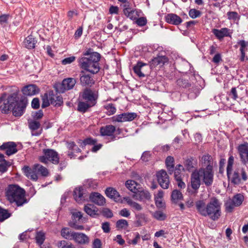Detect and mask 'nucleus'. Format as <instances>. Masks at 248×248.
I'll return each instance as SVG.
<instances>
[{
  "label": "nucleus",
  "mask_w": 248,
  "mask_h": 248,
  "mask_svg": "<svg viewBox=\"0 0 248 248\" xmlns=\"http://www.w3.org/2000/svg\"><path fill=\"white\" fill-rule=\"evenodd\" d=\"M195 206L198 212L202 216L209 217L213 220H217L221 215L220 203L215 197L206 204L203 200L197 201Z\"/></svg>",
  "instance_id": "nucleus-1"
},
{
  "label": "nucleus",
  "mask_w": 248,
  "mask_h": 248,
  "mask_svg": "<svg viewBox=\"0 0 248 248\" xmlns=\"http://www.w3.org/2000/svg\"><path fill=\"white\" fill-rule=\"evenodd\" d=\"M5 196L11 203H15L17 206L27 202L25 191L17 185H10L5 189Z\"/></svg>",
  "instance_id": "nucleus-2"
},
{
  "label": "nucleus",
  "mask_w": 248,
  "mask_h": 248,
  "mask_svg": "<svg viewBox=\"0 0 248 248\" xmlns=\"http://www.w3.org/2000/svg\"><path fill=\"white\" fill-rule=\"evenodd\" d=\"M100 55L93 52L89 57H82L78 60L80 67L93 74L97 73L99 70L98 62L100 59Z\"/></svg>",
  "instance_id": "nucleus-3"
},
{
  "label": "nucleus",
  "mask_w": 248,
  "mask_h": 248,
  "mask_svg": "<svg viewBox=\"0 0 248 248\" xmlns=\"http://www.w3.org/2000/svg\"><path fill=\"white\" fill-rule=\"evenodd\" d=\"M42 108H45L50 104L55 107H60L63 104L62 98L58 94L54 93L53 91H49L48 93H45L42 96Z\"/></svg>",
  "instance_id": "nucleus-4"
},
{
  "label": "nucleus",
  "mask_w": 248,
  "mask_h": 248,
  "mask_svg": "<svg viewBox=\"0 0 248 248\" xmlns=\"http://www.w3.org/2000/svg\"><path fill=\"white\" fill-rule=\"evenodd\" d=\"M44 155L39 157V160L44 163H47L49 161L53 164H58L59 162V157L58 153L52 149H44Z\"/></svg>",
  "instance_id": "nucleus-5"
},
{
  "label": "nucleus",
  "mask_w": 248,
  "mask_h": 248,
  "mask_svg": "<svg viewBox=\"0 0 248 248\" xmlns=\"http://www.w3.org/2000/svg\"><path fill=\"white\" fill-rule=\"evenodd\" d=\"M198 170L205 185L206 186H211L213 181L214 173L213 168L204 169V168H201Z\"/></svg>",
  "instance_id": "nucleus-6"
},
{
  "label": "nucleus",
  "mask_w": 248,
  "mask_h": 248,
  "mask_svg": "<svg viewBox=\"0 0 248 248\" xmlns=\"http://www.w3.org/2000/svg\"><path fill=\"white\" fill-rule=\"evenodd\" d=\"M76 83V80L74 78H65L61 83L57 85L56 90L59 93H64L66 91L73 89Z\"/></svg>",
  "instance_id": "nucleus-7"
},
{
  "label": "nucleus",
  "mask_w": 248,
  "mask_h": 248,
  "mask_svg": "<svg viewBox=\"0 0 248 248\" xmlns=\"http://www.w3.org/2000/svg\"><path fill=\"white\" fill-rule=\"evenodd\" d=\"M156 177L158 184L162 188H169L170 183L169 176L165 170H161L157 171Z\"/></svg>",
  "instance_id": "nucleus-8"
},
{
  "label": "nucleus",
  "mask_w": 248,
  "mask_h": 248,
  "mask_svg": "<svg viewBox=\"0 0 248 248\" xmlns=\"http://www.w3.org/2000/svg\"><path fill=\"white\" fill-rule=\"evenodd\" d=\"M98 96L97 91H92L90 89H86L83 92L81 96L82 99L87 102L91 104V105L94 106Z\"/></svg>",
  "instance_id": "nucleus-9"
},
{
  "label": "nucleus",
  "mask_w": 248,
  "mask_h": 248,
  "mask_svg": "<svg viewBox=\"0 0 248 248\" xmlns=\"http://www.w3.org/2000/svg\"><path fill=\"white\" fill-rule=\"evenodd\" d=\"M201 176L198 170L192 172L190 177V185L193 189L197 191L201 185Z\"/></svg>",
  "instance_id": "nucleus-10"
},
{
  "label": "nucleus",
  "mask_w": 248,
  "mask_h": 248,
  "mask_svg": "<svg viewBox=\"0 0 248 248\" xmlns=\"http://www.w3.org/2000/svg\"><path fill=\"white\" fill-rule=\"evenodd\" d=\"M0 150H5L6 154L9 156L17 152L16 144L14 142H7L4 143L0 146Z\"/></svg>",
  "instance_id": "nucleus-11"
},
{
  "label": "nucleus",
  "mask_w": 248,
  "mask_h": 248,
  "mask_svg": "<svg viewBox=\"0 0 248 248\" xmlns=\"http://www.w3.org/2000/svg\"><path fill=\"white\" fill-rule=\"evenodd\" d=\"M89 199L92 202L97 205L103 206L106 203L105 198L98 192L91 193L89 196Z\"/></svg>",
  "instance_id": "nucleus-12"
},
{
  "label": "nucleus",
  "mask_w": 248,
  "mask_h": 248,
  "mask_svg": "<svg viewBox=\"0 0 248 248\" xmlns=\"http://www.w3.org/2000/svg\"><path fill=\"white\" fill-rule=\"evenodd\" d=\"M132 198L136 200L139 201H148L151 199V195L150 193L144 190L141 191L137 190L135 194L132 195Z\"/></svg>",
  "instance_id": "nucleus-13"
},
{
  "label": "nucleus",
  "mask_w": 248,
  "mask_h": 248,
  "mask_svg": "<svg viewBox=\"0 0 248 248\" xmlns=\"http://www.w3.org/2000/svg\"><path fill=\"white\" fill-rule=\"evenodd\" d=\"M238 149L242 161L244 164L248 162V143L239 145Z\"/></svg>",
  "instance_id": "nucleus-14"
},
{
  "label": "nucleus",
  "mask_w": 248,
  "mask_h": 248,
  "mask_svg": "<svg viewBox=\"0 0 248 248\" xmlns=\"http://www.w3.org/2000/svg\"><path fill=\"white\" fill-rule=\"evenodd\" d=\"M73 240L80 245L88 244L90 242L89 237L85 234L81 232H75Z\"/></svg>",
  "instance_id": "nucleus-15"
},
{
  "label": "nucleus",
  "mask_w": 248,
  "mask_h": 248,
  "mask_svg": "<svg viewBox=\"0 0 248 248\" xmlns=\"http://www.w3.org/2000/svg\"><path fill=\"white\" fill-rule=\"evenodd\" d=\"M7 94L3 93L0 97V110L2 113H7L11 108V105L6 100Z\"/></svg>",
  "instance_id": "nucleus-16"
},
{
  "label": "nucleus",
  "mask_w": 248,
  "mask_h": 248,
  "mask_svg": "<svg viewBox=\"0 0 248 248\" xmlns=\"http://www.w3.org/2000/svg\"><path fill=\"white\" fill-rule=\"evenodd\" d=\"M22 92L25 95L31 96L39 93V88L35 85L31 84L23 88Z\"/></svg>",
  "instance_id": "nucleus-17"
},
{
  "label": "nucleus",
  "mask_w": 248,
  "mask_h": 248,
  "mask_svg": "<svg viewBox=\"0 0 248 248\" xmlns=\"http://www.w3.org/2000/svg\"><path fill=\"white\" fill-rule=\"evenodd\" d=\"M166 21L170 23L175 25H178L182 22L181 18L174 14H169L166 16Z\"/></svg>",
  "instance_id": "nucleus-18"
},
{
  "label": "nucleus",
  "mask_w": 248,
  "mask_h": 248,
  "mask_svg": "<svg viewBox=\"0 0 248 248\" xmlns=\"http://www.w3.org/2000/svg\"><path fill=\"white\" fill-rule=\"evenodd\" d=\"M84 193L83 189L79 187L76 188L74 191V199L77 202H82L85 200L86 196Z\"/></svg>",
  "instance_id": "nucleus-19"
},
{
  "label": "nucleus",
  "mask_w": 248,
  "mask_h": 248,
  "mask_svg": "<svg viewBox=\"0 0 248 248\" xmlns=\"http://www.w3.org/2000/svg\"><path fill=\"white\" fill-rule=\"evenodd\" d=\"M168 59L165 56H158L154 58L151 62V66L155 67L158 65H163L165 63L168 62Z\"/></svg>",
  "instance_id": "nucleus-20"
},
{
  "label": "nucleus",
  "mask_w": 248,
  "mask_h": 248,
  "mask_svg": "<svg viewBox=\"0 0 248 248\" xmlns=\"http://www.w3.org/2000/svg\"><path fill=\"white\" fill-rule=\"evenodd\" d=\"M81 73L82 75L80 80L82 85L91 86L94 84V81L93 78L89 75L85 74L84 71H81Z\"/></svg>",
  "instance_id": "nucleus-21"
},
{
  "label": "nucleus",
  "mask_w": 248,
  "mask_h": 248,
  "mask_svg": "<svg viewBox=\"0 0 248 248\" xmlns=\"http://www.w3.org/2000/svg\"><path fill=\"white\" fill-rule=\"evenodd\" d=\"M115 127L112 125H107L105 126L101 127L100 132L102 136H110L113 135L115 131Z\"/></svg>",
  "instance_id": "nucleus-22"
},
{
  "label": "nucleus",
  "mask_w": 248,
  "mask_h": 248,
  "mask_svg": "<svg viewBox=\"0 0 248 248\" xmlns=\"http://www.w3.org/2000/svg\"><path fill=\"white\" fill-rule=\"evenodd\" d=\"M202 167H205V169L213 168L212 167V157L208 154L204 155L202 158Z\"/></svg>",
  "instance_id": "nucleus-23"
},
{
  "label": "nucleus",
  "mask_w": 248,
  "mask_h": 248,
  "mask_svg": "<svg viewBox=\"0 0 248 248\" xmlns=\"http://www.w3.org/2000/svg\"><path fill=\"white\" fill-rule=\"evenodd\" d=\"M185 170L184 167L181 164L177 165L174 168V177L175 180H179L184 176L183 171Z\"/></svg>",
  "instance_id": "nucleus-24"
},
{
  "label": "nucleus",
  "mask_w": 248,
  "mask_h": 248,
  "mask_svg": "<svg viewBox=\"0 0 248 248\" xmlns=\"http://www.w3.org/2000/svg\"><path fill=\"white\" fill-rule=\"evenodd\" d=\"M213 33L219 39L223 38L224 36H230L229 30L227 28H222L220 30L214 29Z\"/></svg>",
  "instance_id": "nucleus-25"
},
{
  "label": "nucleus",
  "mask_w": 248,
  "mask_h": 248,
  "mask_svg": "<svg viewBox=\"0 0 248 248\" xmlns=\"http://www.w3.org/2000/svg\"><path fill=\"white\" fill-rule=\"evenodd\" d=\"M84 210L88 215L91 217H94L95 215H98L97 207L92 204L85 205Z\"/></svg>",
  "instance_id": "nucleus-26"
},
{
  "label": "nucleus",
  "mask_w": 248,
  "mask_h": 248,
  "mask_svg": "<svg viewBox=\"0 0 248 248\" xmlns=\"http://www.w3.org/2000/svg\"><path fill=\"white\" fill-rule=\"evenodd\" d=\"M165 165L170 174L173 172L174 167V159L173 157L168 156L165 160Z\"/></svg>",
  "instance_id": "nucleus-27"
},
{
  "label": "nucleus",
  "mask_w": 248,
  "mask_h": 248,
  "mask_svg": "<svg viewBox=\"0 0 248 248\" xmlns=\"http://www.w3.org/2000/svg\"><path fill=\"white\" fill-rule=\"evenodd\" d=\"M75 232L71 231L68 228H63L61 231V234L62 237L68 240H73L75 234Z\"/></svg>",
  "instance_id": "nucleus-28"
},
{
  "label": "nucleus",
  "mask_w": 248,
  "mask_h": 248,
  "mask_svg": "<svg viewBox=\"0 0 248 248\" xmlns=\"http://www.w3.org/2000/svg\"><path fill=\"white\" fill-rule=\"evenodd\" d=\"M26 108L25 105L23 103H18L13 109V114L16 117L21 116Z\"/></svg>",
  "instance_id": "nucleus-29"
},
{
  "label": "nucleus",
  "mask_w": 248,
  "mask_h": 248,
  "mask_svg": "<svg viewBox=\"0 0 248 248\" xmlns=\"http://www.w3.org/2000/svg\"><path fill=\"white\" fill-rule=\"evenodd\" d=\"M195 163L196 160L193 157H187L184 161V168L187 171H191L194 168Z\"/></svg>",
  "instance_id": "nucleus-30"
},
{
  "label": "nucleus",
  "mask_w": 248,
  "mask_h": 248,
  "mask_svg": "<svg viewBox=\"0 0 248 248\" xmlns=\"http://www.w3.org/2000/svg\"><path fill=\"white\" fill-rule=\"evenodd\" d=\"M123 199L126 202L127 204L133 209L137 211H140L142 209V207L140 204L133 201L129 197H124Z\"/></svg>",
  "instance_id": "nucleus-31"
},
{
  "label": "nucleus",
  "mask_w": 248,
  "mask_h": 248,
  "mask_svg": "<svg viewBox=\"0 0 248 248\" xmlns=\"http://www.w3.org/2000/svg\"><path fill=\"white\" fill-rule=\"evenodd\" d=\"M105 193L108 197L115 201L120 197L119 193L112 187L107 188L105 190Z\"/></svg>",
  "instance_id": "nucleus-32"
},
{
  "label": "nucleus",
  "mask_w": 248,
  "mask_h": 248,
  "mask_svg": "<svg viewBox=\"0 0 248 248\" xmlns=\"http://www.w3.org/2000/svg\"><path fill=\"white\" fill-rule=\"evenodd\" d=\"M146 65V63L142 62H138L137 64L133 67V70L135 74H137L139 77H144L145 75L141 72V69L143 66Z\"/></svg>",
  "instance_id": "nucleus-33"
},
{
  "label": "nucleus",
  "mask_w": 248,
  "mask_h": 248,
  "mask_svg": "<svg viewBox=\"0 0 248 248\" xmlns=\"http://www.w3.org/2000/svg\"><path fill=\"white\" fill-rule=\"evenodd\" d=\"M35 40L32 35L28 36L24 41V44L28 49H32L35 47Z\"/></svg>",
  "instance_id": "nucleus-34"
},
{
  "label": "nucleus",
  "mask_w": 248,
  "mask_h": 248,
  "mask_svg": "<svg viewBox=\"0 0 248 248\" xmlns=\"http://www.w3.org/2000/svg\"><path fill=\"white\" fill-rule=\"evenodd\" d=\"M171 198L174 203H177L183 199V195L180 191L175 189L172 192Z\"/></svg>",
  "instance_id": "nucleus-35"
},
{
  "label": "nucleus",
  "mask_w": 248,
  "mask_h": 248,
  "mask_svg": "<svg viewBox=\"0 0 248 248\" xmlns=\"http://www.w3.org/2000/svg\"><path fill=\"white\" fill-rule=\"evenodd\" d=\"M34 169L36 170L38 172L40 173L43 176H46L48 174L47 169L40 164H35Z\"/></svg>",
  "instance_id": "nucleus-36"
},
{
  "label": "nucleus",
  "mask_w": 248,
  "mask_h": 248,
  "mask_svg": "<svg viewBox=\"0 0 248 248\" xmlns=\"http://www.w3.org/2000/svg\"><path fill=\"white\" fill-rule=\"evenodd\" d=\"M137 186V183L133 180H128L125 183L126 187L130 191H132L134 194H135L137 190V188H136Z\"/></svg>",
  "instance_id": "nucleus-37"
},
{
  "label": "nucleus",
  "mask_w": 248,
  "mask_h": 248,
  "mask_svg": "<svg viewBox=\"0 0 248 248\" xmlns=\"http://www.w3.org/2000/svg\"><path fill=\"white\" fill-rule=\"evenodd\" d=\"M36 243L40 246L44 243L45 240V233L43 231H38L36 232L35 236Z\"/></svg>",
  "instance_id": "nucleus-38"
},
{
  "label": "nucleus",
  "mask_w": 248,
  "mask_h": 248,
  "mask_svg": "<svg viewBox=\"0 0 248 248\" xmlns=\"http://www.w3.org/2000/svg\"><path fill=\"white\" fill-rule=\"evenodd\" d=\"M124 14L126 16L132 20L136 19L137 16H139L138 15V12L135 9L133 8L126 11V12L124 13Z\"/></svg>",
  "instance_id": "nucleus-39"
},
{
  "label": "nucleus",
  "mask_w": 248,
  "mask_h": 248,
  "mask_svg": "<svg viewBox=\"0 0 248 248\" xmlns=\"http://www.w3.org/2000/svg\"><path fill=\"white\" fill-rule=\"evenodd\" d=\"M93 106V105H91V104L87 102L86 103L83 102H79L78 104V109L80 112H85L89 108Z\"/></svg>",
  "instance_id": "nucleus-40"
},
{
  "label": "nucleus",
  "mask_w": 248,
  "mask_h": 248,
  "mask_svg": "<svg viewBox=\"0 0 248 248\" xmlns=\"http://www.w3.org/2000/svg\"><path fill=\"white\" fill-rule=\"evenodd\" d=\"M232 200L234 202L235 206H240L244 201V196L241 194H237L233 197Z\"/></svg>",
  "instance_id": "nucleus-41"
},
{
  "label": "nucleus",
  "mask_w": 248,
  "mask_h": 248,
  "mask_svg": "<svg viewBox=\"0 0 248 248\" xmlns=\"http://www.w3.org/2000/svg\"><path fill=\"white\" fill-rule=\"evenodd\" d=\"M11 216L8 210L0 207V221L2 222Z\"/></svg>",
  "instance_id": "nucleus-42"
},
{
  "label": "nucleus",
  "mask_w": 248,
  "mask_h": 248,
  "mask_svg": "<svg viewBox=\"0 0 248 248\" xmlns=\"http://www.w3.org/2000/svg\"><path fill=\"white\" fill-rule=\"evenodd\" d=\"M231 183L234 185H238L241 182V179L239 176L238 171H235L231 179Z\"/></svg>",
  "instance_id": "nucleus-43"
},
{
  "label": "nucleus",
  "mask_w": 248,
  "mask_h": 248,
  "mask_svg": "<svg viewBox=\"0 0 248 248\" xmlns=\"http://www.w3.org/2000/svg\"><path fill=\"white\" fill-rule=\"evenodd\" d=\"M104 108L107 110V113L108 115H111L116 112V109L112 104H109L104 106Z\"/></svg>",
  "instance_id": "nucleus-44"
},
{
  "label": "nucleus",
  "mask_w": 248,
  "mask_h": 248,
  "mask_svg": "<svg viewBox=\"0 0 248 248\" xmlns=\"http://www.w3.org/2000/svg\"><path fill=\"white\" fill-rule=\"evenodd\" d=\"M124 122L131 121L137 117L135 113H124Z\"/></svg>",
  "instance_id": "nucleus-45"
},
{
  "label": "nucleus",
  "mask_w": 248,
  "mask_h": 248,
  "mask_svg": "<svg viewBox=\"0 0 248 248\" xmlns=\"http://www.w3.org/2000/svg\"><path fill=\"white\" fill-rule=\"evenodd\" d=\"M154 217L157 220H164L166 218V216L161 211H155L153 214Z\"/></svg>",
  "instance_id": "nucleus-46"
},
{
  "label": "nucleus",
  "mask_w": 248,
  "mask_h": 248,
  "mask_svg": "<svg viewBox=\"0 0 248 248\" xmlns=\"http://www.w3.org/2000/svg\"><path fill=\"white\" fill-rule=\"evenodd\" d=\"M128 226V222L125 219H120L116 222V227L118 229H126Z\"/></svg>",
  "instance_id": "nucleus-47"
},
{
  "label": "nucleus",
  "mask_w": 248,
  "mask_h": 248,
  "mask_svg": "<svg viewBox=\"0 0 248 248\" xmlns=\"http://www.w3.org/2000/svg\"><path fill=\"white\" fill-rule=\"evenodd\" d=\"M236 206L232 199L228 200L225 203L226 209L229 212H232L234 207Z\"/></svg>",
  "instance_id": "nucleus-48"
},
{
  "label": "nucleus",
  "mask_w": 248,
  "mask_h": 248,
  "mask_svg": "<svg viewBox=\"0 0 248 248\" xmlns=\"http://www.w3.org/2000/svg\"><path fill=\"white\" fill-rule=\"evenodd\" d=\"M17 95L16 93H13L10 95L7 98L6 97V100L9 102L11 106L12 107L15 103L16 102Z\"/></svg>",
  "instance_id": "nucleus-49"
},
{
  "label": "nucleus",
  "mask_w": 248,
  "mask_h": 248,
  "mask_svg": "<svg viewBox=\"0 0 248 248\" xmlns=\"http://www.w3.org/2000/svg\"><path fill=\"white\" fill-rule=\"evenodd\" d=\"M37 170L34 169V165L32 169V170L30 172L29 175H27V177L30 178L31 180L36 181L38 179V176L36 173Z\"/></svg>",
  "instance_id": "nucleus-50"
},
{
  "label": "nucleus",
  "mask_w": 248,
  "mask_h": 248,
  "mask_svg": "<svg viewBox=\"0 0 248 248\" xmlns=\"http://www.w3.org/2000/svg\"><path fill=\"white\" fill-rule=\"evenodd\" d=\"M177 85L183 88H187L190 86L188 81L185 79H179L177 80Z\"/></svg>",
  "instance_id": "nucleus-51"
},
{
  "label": "nucleus",
  "mask_w": 248,
  "mask_h": 248,
  "mask_svg": "<svg viewBox=\"0 0 248 248\" xmlns=\"http://www.w3.org/2000/svg\"><path fill=\"white\" fill-rule=\"evenodd\" d=\"M40 126L39 122L36 121H31L29 123L30 128L33 130L38 129Z\"/></svg>",
  "instance_id": "nucleus-52"
},
{
  "label": "nucleus",
  "mask_w": 248,
  "mask_h": 248,
  "mask_svg": "<svg viewBox=\"0 0 248 248\" xmlns=\"http://www.w3.org/2000/svg\"><path fill=\"white\" fill-rule=\"evenodd\" d=\"M189 15L191 17L195 18L200 16L201 12L195 9H192L190 10Z\"/></svg>",
  "instance_id": "nucleus-53"
},
{
  "label": "nucleus",
  "mask_w": 248,
  "mask_h": 248,
  "mask_svg": "<svg viewBox=\"0 0 248 248\" xmlns=\"http://www.w3.org/2000/svg\"><path fill=\"white\" fill-rule=\"evenodd\" d=\"M11 166V164L8 161L3 162V163L0 164V172H4L7 170L8 167Z\"/></svg>",
  "instance_id": "nucleus-54"
},
{
  "label": "nucleus",
  "mask_w": 248,
  "mask_h": 248,
  "mask_svg": "<svg viewBox=\"0 0 248 248\" xmlns=\"http://www.w3.org/2000/svg\"><path fill=\"white\" fill-rule=\"evenodd\" d=\"M102 213L104 216L107 218H111L113 217L112 212L108 208H104L102 210Z\"/></svg>",
  "instance_id": "nucleus-55"
},
{
  "label": "nucleus",
  "mask_w": 248,
  "mask_h": 248,
  "mask_svg": "<svg viewBox=\"0 0 248 248\" xmlns=\"http://www.w3.org/2000/svg\"><path fill=\"white\" fill-rule=\"evenodd\" d=\"M136 23L139 26H144L147 23V19L144 17H140L137 19Z\"/></svg>",
  "instance_id": "nucleus-56"
},
{
  "label": "nucleus",
  "mask_w": 248,
  "mask_h": 248,
  "mask_svg": "<svg viewBox=\"0 0 248 248\" xmlns=\"http://www.w3.org/2000/svg\"><path fill=\"white\" fill-rule=\"evenodd\" d=\"M124 113L114 116L112 118V121L117 122H124Z\"/></svg>",
  "instance_id": "nucleus-57"
},
{
  "label": "nucleus",
  "mask_w": 248,
  "mask_h": 248,
  "mask_svg": "<svg viewBox=\"0 0 248 248\" xmlns=\"http://www.w3.org/2000/svg\"><path fill=\"white\" fill-rule=\"evenodd\" d=\"M31 106L34 109H38L40 107L39 99L38 98H34L31 102Z\"/></svg>",
  "instance_id": "nucleus-58"
},
{
  "label": "nucleus",
  "mask_w": 248,
  "mask_h": 248,
  "mask_svg": "<svg viewBox=\"0 0 248 248\" xmlns=\"http://www.w3.org/2000/svg\"><path fill=\"white\" fill-rule=\"evenodd\" d=\"M110 224L108 222H104L102 225V228L104 232L108 233L110 232Z\"/></svg>",
  "instance_id": "nucleus-59"
},
{
  "label": "nucleus",
  "mask_w": 248,
  "mask_h": 248,
  "mask_svg": "<svg viewBox=\"0 0 248 248\" xmlns=\"http://www.w3.org/2000/svg\"><path fill=\"white\" fill-rule=\"evenodd\" d=\"M101 240L98 238L95 239L93 243V248H101Z\"/></svg>",
  "instance_id": "nucleus-60"
},
{
  "label": "nucleus",
  "mask_w": 248,
  "mask_h": 248,
  "mask_svg": "<svg viewBox=\"0 0 248 248\" xmlns=\"http://www.w3.org/2000/svg\"><path fill=\"white\" fill-rule=\"evenodd\" d=\"M155 205L159 208H164L165 204L162 202V199H155Z\"/></svg>",
  "instance_id": "nucleus-61"
},
{
  "label": "nucleus",
  "mask_w": 248,
  "mask_h": 248,
  "mask_svg": "<svg viewBox=\"0 0 248 248\" xmlns=\"http://www.w3.org/2000/svg\"><path fill=\"white\" fill-rule=\"evenodd\" d=\"M75 60V57L72 56L70 57L66 58L62 61V63L63 64H69L74 62Z\"/></svg>",
  "instance_id": "nucleus-62"
},
{
  "label": "nucleus",
  "mask_w": 248,
  "mask_h": 248,
  "mask_svg": "<svg viewBox=\"0 0 248 248\" xmlns=\"http://www.w3.org/2000/svg\"><path fill=\"white\" fill-rule=\"evenodd\" d=\"M123 3V7L124 8L123 12L124 13L126 12V11H128L132 9L131 4L128 2L127 0L124 2H122Z\"/></svg>",
  "instance_id": "nucleus-63"
},
{
  "label": "nucleus",
  "mask_w": 248,
  "mask_h": 248,
  "mask_svg": "<svg viewBox=\"0 0 248 248\" xmlns=\"http://www.w3.org/2000/svg\"><path fill=\"white\" fill-rule=\"evenodd\" d=\"M227 15L229 19L235 20L237 18L238 14L235 12H229L227 13Z\"/></svg>",
  "instance_id": "nucleus-64"
}]
</instances>
